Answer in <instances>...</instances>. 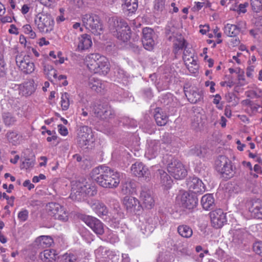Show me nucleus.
Segmentation results:
<instances>
[{
    "mask_svg": "<svg viewBox=\"0 0 262 262\" xmlns=\"http://www.w3.org/2000/svg\"><path fill=\"white\" fill-rule=\"evenodd\" d=\"M92 210L100 217L105 216L108 213L105 205L98 200H93L90 203Z\"/></svg>",
    "mask_w": 262,
    "mask_h": 262,
    "instance_id": "21",
    "label": "nucleus"
},
{
    "mask_svg": "<svg viewBox=\"0 0 262 262\" xmlns=\"http://www.w3.org/2000/svg\"><path fill=\"white\" fill-rule=\"evenodd\" d=\"M249 211L253 217L262 219V201L257 200L249 204Z\"/></svg>",
    "mask_w": 262,
    "mask_h": 262,
    "instance_id": "19",
    "label": "nucleus"
},
{
    "mask_svg": "<svg viewBox=\"0 0 262 262\" xmlns=\"http://www.w3.org/2000/svg\"><path fill=\"white\" fill-rule=\"evenodd\" d=\"M247 101L248 102V109L250 110L252 114H255L256 113L258 112V110L260 108L259 105L255 104L250 100H247Z\"/></svg>",
    "mask_w": 262,
    "mask_h": 262,
    "instance_id": "54",
    "label": "nucleus"
},
{
    "mask_svg": "<svg viewBox=\"0 0 262 262\" xmlns=\"http://www.w3.org/2000/svg\"><path fill=\"white\" fill-rule=\"evenodd\" d=\"M201 204L203 208L206 210L212 209L214 206V200L212 194H206L203 195L201 199Z\"/></svg>",
    "mask_w": 262,
    "mask_h": 262,
    "instance_id": "27",
    "label": "nucleus"
},
{
    "mask_svg": "<svg viewBox=\"0 0 262 262\" xmlns=\"http://www.w3.org/2000/svg\"><path fill=\"white\" fill-rule=\"evenodd\" d=\"M70 95L68 93L62 94L61 97V106L62 110H67L70 106Z\"/></svg>",
    "mask_w": 262,
    "mask_h": 262,
    "instance_id": "44",
    "label": "nucleus"
},
{
    "mask_svg": "<svg viewBox=\"0 0 262 262\" xmlns=\"http://www.w3.org/2000/svg\"><path fill=\"white\" fill-rule=\"evenodd\" d=\"M154 118L157 125L159 126L165 125L167 122V116L163 112H161L160 108H157L156 109Z\"/></svg>",
    "mask_w": 262,
    "mask_h": 262,
    "instance_id": "31",
    "label": "nucleus"
},
{
    "mask_svg": "<svg viewBox=\"0 0 262 262\" xmlns=\"http://www.w3.org/2000/svg\"><path fill=\"white\" fill-rule=\"evenodd\" d=\"M34 165V160L33 159H26L24 161H23L21 165V169H28L29 168H32L33 167Z\"/></svg>",
    "mask_w": 262,
    "mask_h": 262,
    "instance_id": "49",
    "label": "nucleus"
},
{
    "mask_svg": "<svg viewBox=\"0 0 262 262\" xmlns=\"http://www.w3.org/2000/svg\"><path fill=\"white\" fill-rule=\"evenodd\" d=\"M58 129L59 134L62 136H66L68 134L67 128L62 124L58 125Z\"/></svg>",
    "mask_w": 262,
    "mask_h": 262,
    "instance_id": "60",
    "label": "nucleus"
},
{
    "mask_svg": "<svg viewBox=\"0 0 262 262\" xmlns=\"http://www.w3.org/2000/svg\"><path fill=\"white\" fill-rule=\"evenodd\" d=\"M158 177L160 184L165 189H169L172 184V180L170 177L164 170H159L158 172Z\"/></svg>",
    "mask_w": 262,
    "mask_h": 262,
    "instance_id": "24",
    "label": "nucleus"
},
{
    "mask_svg": "<svg viewBox=\"0 0 262 262\" xmlns=\"http://www.w3.org/2000/svg\"><path fill=\"white\" fill-rule=\"evenodd\" d=\"M89 86L92 90L97 92H100L104 89V84L99 79L95 77H91L89 79Z\"/></svg>",
    "mask_w": 262,
    "mask_h": 262,
    "instance_id": "33",
    "label": "nucleus"
},
{
    "mask_svg": "<svg viewBox=\"0 0 262 262\" xmlns=\"http://www.w3.org/2000/svg\"><path fill=\"white\" fill-rule=\"evenodd\" d=\"M34 23L38 30L43 33H49L54 29V20L50 14L39 13L34 19Z\"/></svg>",
    "mask_w": 262,
    "mask_h": 262,
    "instance_id": "6",
    "label": "nucleus"
},
{
    "mask_svg": "<svg viewBox=\"0 0 262 262\" xmlns=\"http://www.w3.org/2000/svg\"><path fill=\"white\" fill-rule=\"evenodd\" d=\"M216 170L225 179L232 178L235 174L232 162L226 156H220L215 162Z\"/></svg>",
    "mask_w": 262,
    "mask_h": 262,
    "instance_id": "4",
    "label": "nucleus"
},
{
    "mask_svg": "<svg viewBox=\"0 0 262 262\" xmlns=\"http://www.w3.org/2000/svg\"><path fill=\"white\" fill-rule=\"evenodd\" d=\"M160 149V144L158 141H150L148 143V147L145 152V155L149 159L155 158Z\"/></svg>",
    "mask_w": 262,
    "mask_h": 262,
    "instance_id": "23",
    "label": "nucleus"
},
{
    "mask_svg": "<svg viewBox=\"0 0 262 262\" xmlns=\"http://www.w3.org/2000/svg\"><path fill=\"white\" fill-rule=\"evenodd\" d=\"M6 63L4 59V56L0 52V77L4 76L6 74Z\"/></svg>",
    "mask_w": 262,
    "mask_h": 262,
    "instance_id": "53",
    "label": "nucleus"
},
{
    "mask_svg": "<svg viewBox=\"0 0 262 262\" xmlns=\"http://www.w3.org/2000/svg\"><path fill=\"white\" fill-rule=\"evenodd\" d=\"M200 28H201L200 30V32L202 34H205L207 32L209 31V26L205 25V26H200Z\"/></svg>",
    "mask_w": 262,
    "mask_h": 262,
    "instance_id": "63",
    "label": "nucleus"
},
{
    "mask_svg": "<svg viewBox=\"0 0 262 262\" xmlns=\"http://www.w3.org/2000/svg\"><path fill=\"white\" fill-rule=\"evenodd\" d=\"M29 216V212L26 209H23L21 210L18 213V219L21 222H25L27 220Z\"/></svg>",
    "mask_w": 262,
    "mask_h": 262,
    "instance_id": "55",
    "label": "nucleus"
},
{
    "mask_svg": "<svg viewBox=\"0 0 262 262\" xmlns=\"http://www.w3.org/2000/svg\"><path fill=\"white\" fill-rule=\"evenodd\" d=\"M165 7L164 0H156L155 4V9L158 11H162Z\"/></svg>",
    "mask_w": 262,
    "mask_h": 262,
    "instance_id": "57",
    "label": "nucleus"
},
{
    "mask_svg": "<svg viewBox=\"0 0 262 262\" xmlns=\"http://www.w3.org/2000/svg\"><path fill=\"white\" fill-rule=\"evenodd\" d=\"M185 46V40L183 37L180 36L179 38L174 40L173 43V52L174 54L178 53V51L182 50Z\"/></svg>",
    "mask_w": 262,
    "mask_h": 262,
    "instance_id": "42",
    "label": "nucleus"
},
{
    "mask_svg": "<svg viewBox=\"0 0 262 262\" xmlns=\"http://www.w3.org/2000/svg\"><path fill=\"white\" fill-rule=\"evenodd\" d=\"M204 150L205 149L200 146H195L189 150V154L191 156L201 157L203 156Z\"/></svg>",
    "mask_w": 262,
    "mask_h": 262,
    "instance_id": "46",
    "label": "nucleus"
},
{
    "mask_svg": "<svg viewBox=\"0 0 262 262\" xmlns=\"http://www.w3.org/2000/svg\"><path fill=\"white\" fill-rule=\"evenodd\" d=\"M123 204L127 211L137 213L142 208L139 201L133 196H126L123 200Z\"/></svg>",
    "mask_w": 262,
    "mask_h": 262,
    "instance_id": "15",
    "label": "nucleus"
},
{
    "mask_svg": "<svg viewBox=\"0 0 262 262\" xmlns=\"http://www.w3.org/2000/svg\"><path fill=\"white\" fill-rule=\"evenodd\" d=\"M139 198L142 203V207L146 209L152 208L155 205L152 191L146 186H142Z\"/></svg>",
    "mask_w": 262,
    "mask_h": 262,
    "instance_id": "12",
    "label": "nucleus"
},
{
    "mask_svg": "<svg viewBox=\"0 0 262 262\" xmlns=\"http://www.w3.org/2000/svg\"><path fill=\"white\" fill-rule=\"evenodd\" d=\"M252 249L257 255L262 257V242L257 241L253 243Z\"/></svg>",
    "mask_w": 262,
    "mask_h": 262,
    "instance_id": "48",
    "label": "nucleus"
},
{
    "mask_svg": "<svg viewBox=\"0 0 262 262\" xmlns=\"http://www.w3.org/2000/svg\"><path fill=\"white\" fill-rule=\"evenodd\" d=\"M100 63L99 67H98V72L96 73H98L100 75H105L108 73L110 71L109 63L107 59L104 56L100 59V61L98 62Z\"/></svg>",
    "mask_w": 262,
    "mask_h": 262,
    "instance_id": "34",
    "label": "nucleus"
},
{
    "mask_svg": "<svg viewBox=\"0 0 262 262\" xmlns=\"http://www.w3.org/2000/svg\"><path fill=\"white\" fill-rule=\"evenodd\" d=\"M66 262H75L77 260V257L73 253H66L64 255Z\"/></svg>",
    "mask_w": 262,
    "mask_h": 262,
    "instance_id": "58",
    "label": "nucleus"
},
{
    "mask_svg": "<svg viewBox=\"0 0 262 262\" xmlns=\"http://www.w3.org/2000/svg\"><path fill=\"white\" fill-rule=\"evenodd\" d=\"M130 170L134 176L138 177L148 178L150 174L148 168L142 163L139 162L133 164Z\"/></svg>",
    "mask_w": 262,
    "mask_h": 262,
    "instance_id": "17",
    "label": "nucleus"
},
{
    "mask_svg": "<svg viewBox=\"0 0 262 262\" xmlns=\"http://www.w3.org/2000/svg\"><path fill=\"white\" fill-rule=\"evenodd\" d=\"M96 116L101 119H111L115 116V112L108 104H100L94 108Z\"/></svg>",
    "mask_w": 262,
    "mask_h": 262,
    "instance_id": "13",
    "label": "nucleus"
},
{
    "mask_svg": "<svg viewBox=\"0 0 262 262\" xmlns=\"http://www.w3.org/2000/svg\"><path fill=\"white\" fill-rule=\"evenodd\" d=\"M8 141L13 145H16L20 142V136L15 131L9 130L6 135Z\"/></svg>",
    "mask_w": 262,
    "mask_h": 262,
    "instance_id": "39",
    "label": "nucleus"
},
{
    "mask_svg": "<svg viewBox=\"0 0 262 262\" xmlns=\"http://www.w3.org/2000/svg\"><path fill=\"white\" fill-rule=\"evenodd\" d=\"M81 19L82 25L86 29L95 35L100 34L102 27L98 16L93 13H87L82 15Z\"/></svg>",
    "mask_w": 262,
    "mask_h": 262,
    "instance_id": "5",
    "label": "nucleus"
},
{
    "mask_svg": "<svg viewBox=\"0 0 262 262\" xmlns=\"http://www.w3.org/2000/svg\"><path fill=\"white\" fill-rule=\"evenodd\" d=\"M250 2L252 10L254 11L257 12L260 11L262 0H250Z\"/></svg>",
    "mask_w": 262,
    "mask_h": 262,
    "instance_id": "52",
    "label": "nucleus"
},
{
    "mask_svg": "<svg viewBox=\"0 0 262 262\" xmlns=\"http://www.w3.org/2000/svg\"><path fill=\"white\" fill-rule=\"evenodd\" d=\"M142 43L145 49L151 50L153 49L155 42L153 39L154 30L150 28H145L142 31Z\"/></svg>",
    "mask_w": 262,
    "mask_h": 262,
    "instance_id": "16",
    "label": "nucleus"
},
{
    "mask_svg": "<svg viewBox=\"0 0 262 262\" xmlns=\"http://www.w3.org/2000/svg\"><path fill=\"white\" fill-rule=\"evenodd\" d=\"M109 21L110 30L114 36L123 42H126L129 39L131 30L124 19L113 18Z\"/></svg>",
    "mask_w": 262,
    "mask_h": 262,
    "instance_id": "3",
    "label": "nucleus"
},
{
    "mask_svg": "<svg viewBox=\"0 0 262 262\" xmlns=\"http://www.w3.org/2000/svg\"><path fill=\"white\" fill-rule=\"evenodd\" d=\"M47 207L48 214L55 219L58 211L60 209V205L58 203L51 202L47 205Z\"/></svg>",
    "mask_w": 262,
    "mask_h": 262,
    "instance_id": "40",
    "label": "nucleus"
},
{
    "mask_svg": "<svg viewBox=\"0 0 262 262\" xmlns=\"http://www.w3.org/2000/svg\"><path fill=\"white\" fill-rule=\"evenodd\" d=\"M46 179V176L43 174H40L39 176H34L32 179L33 183H37L40 180H44Z\"/></svg>",
    "mask_w": 262,
    "mask_h": 262,
    "instance_id": "62",
    "label": "nucleus"
},
{
    "mask_svg": "<svg viewBox=\"0 0 262 262\" xmlns=\"http://www.w3.org/2000/svg\"><path fill=\"white\" fill-rule=\"evenodd\" d=\"M20 91L24 96H29L35 91L34 82L33 80H29L23 83L19 86Z\"/></svg>",
    "mask_w": 262,
    "mask_h": 262,
    "instance_id": "26",
    "label": "nucleus"
},
{
    "mask_svg": "<svg viewBox=\"0 0 262 262\" xmlns=\"http://www.w3.org/2000/svg\"><path fill=\"white\" fill-rule=\"evenodd\" d=\"M40 3L49 8H54L56 4V0H38Z\"/></svg>",
    "mask_w": 262,
    "mask_h": 262,
    "instance_id": "51",
    "label": "nucleus"
},
{
    "mask_svg": "<svg viewBox=\"0 0 262 262\" xmlns=\"http://www.w3.org/2000/svg\"><path fill=\"white\" fill-rule=\"evenodd\" d=\"M9 32L10 34H13L16 35H17L19 33L17 28L13 24L11 25L10 29H9Z\"/></svg>",
    "mask_w": 262,
    "mask_h": 262,
    "instance_id": "61",
    "label": "nucleus"
},
{
    "mask_svg": "<svg viewBox=\"0 0 262 262\" xmlns=\"http://www.w3.org/2000/svg\"><path fill=\"white\" fill-rule=\"evenodd\" d=\"M188 99L192 103H195L202 98V94L196 90H190L188 93L185 94Z\"/></svg>",
    "mask_w": 262,
    "mask_h": 262,
    "instance_id": "38",
    "label": "nucleus"
},
{
    "mask_svg": "<svg viewBox=\"0 0 262 262\" xmlns=\"http://www.w3.org/2000/svg\"><path fill=\"white\" fill-rule=\"evenodd\" d=\"M255 67L254 66H249L247 68L246 75L248 77L252 78L253 77V74L255 73Z\"/></svg>",
    "mask_w": 262,
    "mask_h": 262,
    "instance_id": "59",
    "label": "nucleus"
},
{
    "mask_svg": "<svg viewBox=\"0 0 262 262\" xmlns=\"http://www.w3.org/2000/svg\"><path fill=\"white\" fill-rule=\"evenodd\" d=\"M123 9L129 12L134 13L138 7L137 0H123Z\"/></svg>",
    "mask_w": 262,
    "mask_h": 262,
    "instance_id": "32",
    "label": "nucleus"
},
{
    "mask_svg": "<svg viewBox=\"0 0 262 262\" xmlns=\"http://www.w3.org/2000/svg\"><path fill=\"white\" fill-rule=\"evenodd\" d=\"M167 170L177 180L184 179L187 174V171L183 164L180 161L176 160L168 164Z\"/></svg>",
    "mask_w": 262,
    "mask_h": 262,
    "instance_id": "8",
    "label": "nucleus"
},
{
    "mask_svg": "<svg viewBox=\"0 0 262 262\" xmlns=\"http://www.w3.org/2000/svg\"><path fill=\"white\" fill-rule=\"evenodd\" d=\"M146 224H148V225H145L144 226L145 231L147 233H151L156 227L155 221H154L152 218H150L147 220Z\"/></svg>",
    "mask_w": 262,
    "mask_h": 262,
    "instance_id": "47",
    "label": "nucleus"
},
{
    "mask_svg": "<svg viewBox=\"0 0 262 262\" xmlns=\"http://www.w3.org/2000/svg\"><path fill=\"white\" fill-rule=\"evenodd\" d=\"M35 242L40 248H46L50 247L53 243V238L50 236L42 235L38 237Z\"/></svg>",
    "mask_w": 262,
    "mask_h": 262,
    "instance_id": "28",
    "label": "nucleus"
},
{
    "mask_svg": "<svg viewBox=\"0 0 262 262\" xmlns=\"http://www.w3.org/2000/svg\"><path fill=\"white\" fill-rule=\"evenodd\" d=\"M55 219H57L62 221H66L68 219V213L64 208L60 205V209L58 211Z\"/></svg>",
    "mask_w": 262,
    "mask_h": 262,
    "instance_id": "45",
    "label": "nucleus"
},
{
    "mask_svg": "<svg viewBox=\"0 0 262 262\" xmlns=\"http://www.w3.org/2000/svg\"><path fill=\"white\" fill-rule=\"evenodd\" d=\"M92 134L90 128L83 127L81 129L77 138V142L80 147H84L89 144L92 139Z\"/></svg>",
    "mask_w": 262,
    "mask_h": 262,
    "instance_id": "18",
    "label": "nucleus"
},
{
    "mask_svg": "<svg viewBox=\"0 0 262 262\" xmlns=\"http://www.w3.org/2000/svg\"><path fill=\"white\" fill-rule=\"evenodd\" d=\"M246 235V234L244 231L236 230L233 233L232 241L235 244L239 245L243 243Z\"/></svg>",
    "mask_w": 262,
    "mask_h": 262,
    "instance_id": "41",
    "label": "nucleus"
},
{
    "mask_svg": "<svg viewBox=\"0 0 262 262\" xmlns=\"http://www.w3.org/2000/svg\"><path fill=\"white\" fill-rule=\"evenodd\" d=\"M103 57L98 53L90 54L87 55L85 58V62L89 70L91 71L95 69L97 62L100 61V59Z\"/></svg>",
    "mask_w": 262,
    "mask_h": 262,
    "instance_id": "22",
    "label": "nucleus"
},
{
    "mask_svg": "<svg viewBox=\"0 0 262 262\" xmlns=\"http://www.w3.org/2000/svg\"><path fill=\"white\" fill-rule=\"evenodd\" d=\"M248 6L247 3L239 4L237 7L235 6L230 8V10L237 11L238 13H245L247 11L246 8Z\"/></svg>",
    "mask_w": 262,
    "mask_h": 262,
    "instance_id": "50",
    "label": "nucleus"
},
{
    "mask_svg": "<svg viewBox=\"0 0 262 262\" xmlns=\"http://www.w3.org/2000/svg\"><path fill=\"white\" fill-rule=\"evenodd\" d=\"M178 232L181 236L185 238L190 237L193 233L192 229L189 226L185 225L179 226Z\"/></svg>",
    "mask_w": 262,
    "mask_h": 262,
    "instance_id": "37",
    "label": "nucleus"
},
{
    "mask_svg": "<svg viewBox=\"0 0 262 262\" xmlns=\"http://www.w3.org/2000/svg\"><path fill=\"white\" fill-rule=\"evenodd\" d=\"M16 63L19 70L24 74H29L35 70V65L28 55H17L15 57Z\"/></svg>",
    "mask_w": 262,
    "mask_h": 262,
    "instance_id": "7",
    "label": "nucleus"
},
{
    "mask_svg": "<svg viewBox=\"0 0 262 262\" xmlns=\"http://www.w3.org/2000/svg\"><path fill=\"white\" fill-rule=\"evenodd\" d=\"M57 253L53 249H47L40 252L39 258L43 261H51L56 259Z\"/></svg>",
    "mask_w": 262,
    "mask_h": 262,
    "instance_id": "29",
    "label": "nucleus"
},
{
    "mask_svg": "<svg viewBox=\"0 0 262 262\" xmlns=\"http://www.w3.org/2000/svg\"><path fill=\"white\" fill-rule=\"evenodd\" d=\"M241 28L235 25L227 24L224 28V33L229 37H236L239 33Z\"/></svg>",
    "mask_w": 262,
    "mask_h": 262,
    "instance_id": "35",
    "label": "nucleus"
},
{
    "mask_svg": "<svg viewBox=\"0 0 262 262\" xmlns=\"http://www.w3.org/2000/svg\"><path fill=\"white\" fill-rule=\"evenodd\" d=\"M92 174L97 183L104 188H116L120 183V173L108 167H96L93 169Z\"/></svg>",
    "mask_w": 262,
    "mask_h": 262,
    "instance_id": "1",
    "label": "nucleus"
},
{
    "mask_svg": "<svg viewBox=\"0 0 262 262\" xmlns=\"http://www.w3.org/2000/svg\"><path fill=\"white\" fill-rule=\"evenodd\" d=\"M2 120L6 127H10L16 124L17 117L15 114L11 112H5L2 114Z\"/></svg>",
    "mask_w": 262,
    "mask_h": 262,
    "instance_id": "25",
    "label": "nucleus"
},
{
    "mask_svg": "<svg viewBox=\"0 0 262 262\" xmlns=\"http://www.w3.org/2000/svg\"><path fill=\"white\" fill-rule=\"evenodd\" d=\"M186 185L190 191L194 194H202L206 188L202 180L197 177H190L187 179Z\"/></svg>",
    "mask_w": 262,
    "mask_h": 262,
    "instance_id": "14",
    "label": "nucleus"
},
{
    "mask_svg": "<svg viewBox=\"0 0 262 262\" xmlns=\"http://www.w3.org/2000/svg\"><path fill=\"white\" fill-rule=\"evenodd\" d=\"M134 184L131 181H126L123 184L121 191L124 194H130L134 191Z\"/></svg>",
    "mask_w": 262,
    "mask_h": 262,
    "instance_id": "43",
    "label": "nucleus"
},
{
    "mask_svg": "<svg viewBox=\"0 0 262 262\" xmlns=\"http://www.w3.org/2000/svg\"><path fill=\"white\" fill-rule=\"evenodd\" d=\"M209 215L211 225L215 228H221L227 223L226 213L221 209L212 211L209 213Z\"/></svg>",
    "mask_w": 262,
    "mask_h": 262,
    "instance_id": "11",
    "label": "nucleus"
},
{
    "mask_svg": "<svg viewBox=\"0 0 262 262\" xmlns=\"http://www.w3.org/2000/svg\"><path fill=\"white\" fill-rule=\"evenodd\" d=\"M237 78L241 85H245L248 83L246 80L244 75V71L239 69H238Z\"/></svg>",
    "mask_w": 262,
    "mask_h": 262,
    "instance_id": "56",
    "label": "nucleus"
},
{
    "mask_svg": "<svg viewBox=\"0 0 262 262\" xmlns=\"http://www.w3.org/2000/svg\"><path fill=\"white\" fill-rule=\"evenodd\" d=\"M43 70L45 74L50 80L52 81V78H57V71L54 69L52 66L46 62L43 63Z\"/></svg>",
    "mask_w": 262,
    "mask_h": 262,
    "instance_id": "36",
    "label": "nucleus"
},
{
    "mask_svg": "<svg viewBox=\"0 0 262 262\" xmlns=\"http://www.w3.org/2000/svg\"><path fill=\"white\" fill-rule=\"evenodd\" d=\"M188 51H186L184 53L183 55V60L186 64V66L187 67L188 69L190 71V68H191L192 67L190 66V65H193L194 66H196V68H194V70H192V72L195 73L194 70H196L198 66H197V61L193 57V54L190 53V55L187 54Z\"/></svg>",
    "mask_w": 262,
    "mask_h": 262,
    "instance_id": "30",
    "label": "nucleus"
},
{
    "mask_svg": "<svg viewBox=\"0 0 262 262\" xmlns=\"http://www.w3.org/2000/svg\"><path fill=\"white\" fill-rule=\"evenodd\" d=\"M255 25L258 27L260 28L262 27V16H259L255 18Z\"/></svg>",
    "mask_w": 262,
    "mask_h": 262,
    "instance_id": "64",
    "label": "nucleus"
},
{
    "mask_svg": "<svg viewBox=\"0 0 262 262\" xmlns=\"http://www.w3.org/2000/svg\"><path fill=\"white\" fill-rule=\"evenodd\" d=\"M92 45L91 37L88 34H82L78 37L77 50L83 52L89 49Z\"/></svg>",
    "mask_w": 262,
    "mask_h": 262,
    "instance_id": "20",
    "label": "nucleus"
},
{
    "mask_svg": "<svg viewBox=\"0 0 262 262\" xmlns=\"http://www.w3.org/2000/svg\"><path fill=\"white\" fill-rule=\"evenodd\" d=\"M70 198L74 201H80L86 195L93 196L97 193L94 186L88 184L84 179L72 182Z\"/></svg>",
    "mask_w": 262,
    "mask_h": 262,
    "instance_id": "2",
    "label": "nucleus"
},
{
    "mask_svg": "<svg viewBox=\"0 0 262 262\" xmlns=\"http://www.w3.org/2000/svg\"><path fill=\"white\" fill-rule=\"evenodd\" d=\"M80 219L97 235H102L104 233L103 224L98 219L88 215H82Z\"/></svg>",
    "mask_w": 262,
    "mask_h": 262,
    "instance_id": "9",
    "label": "nucleus"
},
{
    "mask_svg": "<svg viewBox=\"0 0 262 262\" xmlns=\"http://www.w3.org/2000/svg\"><path fill=\"white\" fill-rule=\"evenodd\" d=\"M177 201L183 207L191 209L196 206L198 200L193 194L183 192L177 196Z\"/></svg>",
    "mask_w": 262,
    "mask_h": 262,
    "instance_id": "10",
    "label": "nucleus"
}]
</instances>
